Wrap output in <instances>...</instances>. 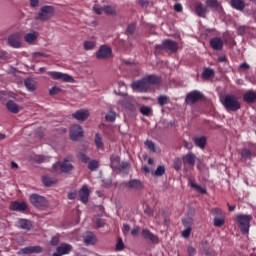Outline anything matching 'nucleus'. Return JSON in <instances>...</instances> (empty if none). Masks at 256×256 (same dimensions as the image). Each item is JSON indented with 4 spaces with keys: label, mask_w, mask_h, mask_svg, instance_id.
Listing matches in <instances>:
<instances>
[{
    "label": "nucleus",
    "mask_w": 256,
    "mask_h": 256,
    "mask_svg": "<svg viewBox=\"0 0 256 256\" xmlns=\"http://www.w3.org/2000/svg\"><path fill=\"white\" fill-rule=\"evenodd\" d=\"M234 221H236L242 235H249V229H251V221H253L252 215L236 214L234 216Z\"/></svg>",
    "instance_id": "obj_1"
},
{
    "label": "nucleus",
    "mask_w": 256,
    "mask_h": 256,
    "mask_svg": "<svg viewBox=\"0 0 256 256\" xmlns=\"http://www.w3.org/2000/svg\"><path fill=\"white\" fill-rule=\"evenodd\" d=\"M114 93L115 95L124 97V99L118 101V104L121 105L124 109L130 111L131 113H135V111H137V100H135V97L129 96L127 93L121 92V90H115Z\"/></svg>",
    "instance_id": "obj_2"
},
{
    "label": "nucleus",
    "mask_w": 256,
    "mask_h": 256,
    "mask_svg": "<svg viewBox=\"0 0 256 256\" xmlns=\"http://www.w3.org/2000/svg\"><path fill=\"white\" fill-rule=\"evenodd\" d=\"M55 16V7L45 5L40 8V11L35 14L34 19L36 21H49Z\"/></svg>",
    "instance_id": "obj_3"
},
{
    "label": "nucleus",
    "mask_w": 256,
    "mask_h": 256,
    "mask_svg": "<svg viewBox=\"0 0 256 256\" xmlns=\"http://www.w3.org/2000/svg\"><path fill=\"white\" fill-rule=\"evenodd\" d=\"M222 105L227 111H239V109H241V102H239V100H237V96L233 94L225 95Z\"/></svg>",
    "instance_id": "obj_4"
},
{
    "label": "nucleus",
    "mask_w": 256,
    "mask_h": 256,
    "mask_svg": "<svg viewBox=\"0 0 256 256\" xmlns=\"http://www.w3.org/2000/svg\"><path fill=\"white\" fill-rule=\"evenodd\" d=\"M29 201L33 207H36V209H41L42 211H45L49 207V202L47 201V198L39 195V194H32L29 197Z\"/></svg>",
    "instance_id": "obj_5"
},
{
    "label": "nucleus",
    "mask_w": 256,
    "mask_h": 256,
    "mask_svg": "<svg viewBox=\"0 0 256 256\" xmlns=\"http://www.w3.org/2000/svg\"><path fill=\"white\" fill-rule=\"evenodd\" d=\"M156 50L170 51V53H177L179 51V44L175 40L166 39L162 44L155 45Z\"/></svg>",
    "instance_id": "obj_6"
},
{
    "label": "nucleus",
    "mask_w": 256,
    "mask_h": 256,
    "mask_svg": "<svg viewBox=\"0 0 256 256\" xmlns=\"http://www.w3.org/2000/svg\"><path fill=\"white\" fill-rule=\"evenodd\" d=\"M204 97L205 96L203 93H201V91L194 90L186 95L185 101L188 105H195V103H198V101H203Z\"/></svg>",
    "instance_id": "obj_7"
},
{
    "label": "nucleus",
    "mask_w": 256,
    "mask_h": 256,
    "mask_svg": "<svg viewBox=\"0 0 256 256\" xmlns=\"http://www.w3.org/2000/svg\"><path fill=\"white\" fill-rule=\"evenodd\" d=\"M113 55V50L111 47H108L107 45L100 46L99 50L96 52V59L103 60V59H109Z\"/></svg>",
    "instance_id": "obj_8"
},
{
    "label": "nucleus",
    "mask_w": 256,
    "mask_h": 256,
    "mask_svg": "<svg viewBox=\"0 0 256 256\" xmlns=\"http://www.w3.org/2000/svg\"><path fill=\"white\" fill-rule=\"evenodd\" d=\"M48 75L52 79H56L59 81H65L66 83L73 82V78L71 76H69L68 74H63L61 72L50 71V72H48Z\"/></svg>",
    "instance_id": "obj_9"
},
{
    "label": "nucleus",
    "mask_w": 256,
    "mask_h": 256,
    "mask_svg": "<svg viewBox=\"0 0 256 256\" xmlns=\"http://www.w3.org/2000/svg\"><path fill=\"white\" fill-rule=\"evenodd\" d=\"M8 45L13 49H21V34L14 33L8 37Z\"/></svg>",
    "instance_id": "obj_10"
},
{
    "label": "nucleus",
    "mask_w": 256,
    "mask_h": 256,
    "mask_svg": "<svg viewBox=\"0 0 256 256\" xmlns=\"http://www.w3.org/2000/svg\"><path fill=\"white\" fill-rule=\"evenodd\" d=\"M132 88L140 93H147L149 91V85L147 84L145 78L135 81L132 83Z\"/></svg>",
    "instance_id": "obj_11"
},
{
    "label": "nucleus",
    "mask_w": 256,
    "mask_h": 256,
    "mask_svg": "<svg viewBox=\"0 0 256 256\" xmlns=\"http://www.w3.org/2000/svg\"><path fill=\"white\" fill-rule=\"evenodd\" d=\"M43 253L41 246H28L19 250L18 255H31V254Z\"/></svg>",
    "instance_id": "obj_12"
},
{
    "label": "nucleus",
    "mask_w": 256,
    "mask_h": 256,
    "mask_svg": "<svg viewBox=\"0 0 256 256\" xmlns=\"http://www.w3.org/2000/svg\"><path fill=\"white\" fill-rule=\"evenodd\" d=\"M83 137V128L80 125H74L70 129V139L77 141V139Z\"/></svg>",
    "instance_id": "obj_13"
},
{
    "label": "nucleus",
    "mask_w": 256,
    "mask_h": 256,
    "mask_svg": "<svg viewBox=\"0 0 256 256\" xmlns=\"http://www.w3.org/2000/svg\"><path fill=\"white\" fill-rule=\"evenodd\" d=\"M10 211H18L19 213H23V211H27V203L13 201L9 206Z\"/></svg>",
    "instance_id": "obj_14"
},
{
    "label": "nucleus",
    "mask_w": 256,
    "mask_h": 256,
    "mask_svg": "<svg viewBox=\"0 0 256 256\" xmlns=\"http://www.w3.org/2000/svg\"><path fill=\"white\" fill-rule=\"evenodd\" d=\"M194 11L195 14L198 17H202V19H205V17H207V6H203V3L201 2H196L194 4Z\"/></svg>",
    "instance_id": "obj_15"
},
{
    "label": "nucleus",
    "mask_w": 256,
    "mask_h": 256,
    "mask_svg": "<svg viewBox=\"0 0 256 256\" xmlns=\"http://www.w3.org/2000/svg\"><path fill=\"white\" fill-rule=\"evenodd\" d=\"M243 101L248 105L256 103V91L255 90H247L243 94Z\"/></svg>",
    "instance_id": "obj_16"
},
{
    "label": "nucleus",
    "mask_w": 256,
    "mask_h": 256,
    "mask_svg": "<svg viewBox=\"0 0 256 256\" xmlns=\"http://www.w3.org/2000/svg\"><path fill=\"white\" fill-rule=\"evenodd\" d=\"M223 39L221 37H214L210 39V47L214 51H222L223 50Z\"/></svg>",
    "instance_id": "obj_17"
},
{
    "label": "nucleus",
    "mask_w": 256,
    "mask_h": 256,
    "mask_svg": "<svg viewBox=\"0 0 256 256\" xmlns=\"http://www.w3.org/2000/svg\"><path fill=\"white\" fill-rule=\"evenodd\" d=\"M142 236L144 237V239L150 241L154 245H157V243H159V237L153 234V232H151L149 229H143Z\"/></svg>",
    "instance_id": "obj_18"
},
{
    "label": "nucleus",
    "mask_w": 256,
    "mask_h": 256,
    "mask_svg": "<svg viewBox=\"0 0 256 256\" xmlns=\"http://www.w3.org/2000/svg\"><path fill=\"white\" fill-rule=\"evenodd\" d=\"M182 161L184 165H188L189 167H195V161H197V156L192 152L187 153L182 157Z\"/></svg>",
    "instance_id": "obj_19"
},
{
    "label": "nucleus",
    "mask_w": 256,
    "mask_h": 256,
    "mask_svg": "<svg viewBox=\"0 0 256 256\" xmlns=\"http://www.w3.org/2000/svg\"><path fill=\"white\" fill-rule=\"evenodd\" d=\"M57 253L60 255H69L73 251V246L71 244L62 243L56 248Z\"/></svg>",
    "instance_id": "obj_20"
},
{
    "label": "nucleus",
    "mask_w": 256,
    "mask_h": 256,
    "mask_svg": "<svg viewBox=\"0 0 256 256\" xmlns=\"http://www.w3.org/2000/svg\"><path fill=\"white\" fill-rule=\"evenodd\" d=\"M72 117L77 121H85L89 117V110H77L72 114Z\"/></svg>",
    "instance_id": "obj_21"
},
{
    "label": "nucleus",
    "mask_w": 256,
    "mask_h": 256,
    "mask_svg": "<svg viewBox=\"0 0 256 256\" xmlns=\"http://www.w3.org/2000/svg\"><path fill=\"white\" fill-rule=\"evenodd\" d=\"M125 187H127L128 189L135 190L143 189V182L138 179H133L128 182H125Z\"/></svg>",
    "instance_id": "obj_22"
},
{
    "label": "nucleus",
    "mask_w": 256,
    "mask_h": 256,
    "mask_svg": "<svg viewBox=\"0 0 256 256\" xmlns=\"http://www.w3.org/2000/svg\"><path fill=\"white\" fill-rule=\"evenodd\" d=\"M80 201L82 203H89V188L87 185H83L79 191Z\"/></svg>",
    "instance_id": "obj_23"
},
{
    "label": "nucleus",
    "mask_w": 256,
    "mask_h": 256,
    "mask_svg": "<svg viewBox=\"0 0 256 256\" xmlns=\"http://www.w3.org/2000/svg\"><path fill=\"white\" fill-rule=\"evenodd\" d=\"M144 80L147 85H159V83H161V77L153 74L145 76Z\"/></svg>",
    "instance_id": "obj_24"
},
{
    "label": "nucleus",
    "mask_w": 256,
    "mask_h": 256,
    "mask_svg": "<svg viewBox=\"0 0 256 256\" xmlns=\"http://www.w3.org/2000/svg\"><path fill=\"white\" fill-rule=\"evenodd\" d=\"M213 77H215V70H213V68H204L201 78L204 79V81H210Z\"/></svg>",
    "instance_id": "obj_25"
},
{
    "label": "nucleus",
    "mask_w": 256,
    "mask_h": 256,
    "mask_svg": "<svg viewBox=\"0 0 256 256\" xmlns=\"http://www.w3.org/2000/svg\"><path fill=\"white\" fill-rule=\"evenodd\" d=\"M18 224L20 229H23L24 231H31V229L33 228V223H31V221L27 219H19Z\"/></svg>",
    "instance_id": "obj_26"
},
{
    "label": "nucleus",
    "mask_w": 256,
    "mask_h": 256,
    "mask_svg": "<svg viewBox=\"0 0 256 256\" xmlns=\"http://www.w3.org/2000/svg\"><path fill=\"white\" fill-rule=\"evenodd\" d=\"M230 5L236 11H244L245 9V1L243 0H230Z\"/></svg>",
    "instance_id": "obj_27"
},
{
    "label": "nucleus",
    "mask_w": 256,
    "mask_h": 256,
    "mask_svg": "<svg viewBox=\"0 0 256 256\" xmlns=\"http://www.w3.org/2000/svg\"><path fill=\"white\" fill-rule=\"evenodd\" d=\"M97 238L93 232H87L84 236V243L86 245H95Z\"/></svg>",
    "instance_id": "obj_28"
},
{
    "label": "nucleus",
    "mask_w": 256,
    "mask_h": 256,
    "mask_svg": "<svg viewBox=\"0 0 256 256\" xmlns=\"http://www.w3.org/2000/svg\"><path fill=\"white\" fill-rule=\"evenodd\" d=\"M6 108L8 109V111H10V113H19V105H17V103H15L13 100H9L6 103Z\"/></svg>",
    "instance_id": "obj_29"
},
{
    "label": "nucleus",
    "mask_w": 256,
    "mask_h": 256,
    "mask_svg": "<svg viewBox=\"0 0 256 256\" xmlns=\"http://www.w3.org/2000/svg\"><path fill=\"white\" fill-rule=\"evenodd\" d=\"M120 164H121V157H119L118 155H111L110 156V167L112 169L119 168Z\"/></svg>",
    "instance_id": "obj_30"
},
{
    "label": "nucleus",
    "mask_w": 256,
    "mask_h": 256,
    "mask_svg": "<svg viewBox=\"0 0 256 256\" xmlns=\"http://www.w3.org/2000/svg\"><path fill=\"white\" fill-rule=\"evenodd\" d=\"M194 143L196 147H199L200 149H205V146L207 145V138L205 136L196 137L194 138Z\"/></svg>",
    "instance_id": "obj_31"
},
{
    "label": "nucleus",
    "mask_w": 256,
    "mask_h": 256,
    "mask_svg": "<svg viewBox=\"0 0 256 256\" xmlns=\"http://www.w3.org/2000/svg\"><path fill=\"white\" fill-rule=\"evenodd\" d=\"M42 183L46 187H53V185H56L57 179L49 177V176H43L42 177Z\"/></svg>",
    "instance_id": "obj_32"
},
{
    "label": "nucleus",
    "mask_w": 256,
    "mask_h": 256,
    "mask_svg": "<svg viewBox=\"0 0 256 256\" xmlns=\"http://www.w3.org/2000/svg\"><path fill=\"white\" fill-rule=\"evenodd\" d=\"M60 170L62 173H69V171H73V164H71L68 160H65L62 162Z\"/></svg>",
    "instance_id": "obj_33"
},
{
    "label": "nucleus",
    "mask_w": 256,
    "mask_h": 256,
    "mask_svg": "<svg viewBox=\"0 0 256 256\" xmlns=\"http://www.w3.org/2000/svg\"><path fill=\"white\" fill-rule=\"evenodd\" d=\"M37 37H39V33L37 32L27 33L24 36V41H26V43H34V41H37Z\"/></svg>",
    "instance_id": "obj_34"
},
{
    "label": "nucleus",
    "mask_w": 256,
    "mask_h": 256,
    "mask_svg": "<svg viewBox=\"0 0 256 256\" xmlns=\"http://www.w3.org/2000/svg\"><path fill=\"white\" fill-rule=\"evenodd\" d=\"M189 183L190 187L195 189V191H198V193H201L202 195H205V193H207V189L201 187V185L199 184H196L195 181H193L192 179H190Z\"/></svg>",
    "instance_id": "obj_35"
},
{
    "label": "nucleus",
    "mask_w": 256,
    "mask_h": 256,
    "mask_svg": "<svg viewBox=\"0 0 256 256\" xmlns=\"http://www.w3.org/2000/svg\"><path fill=\"white\" fill-rule=\"evenodd\" d=\"M116 169H118V171H121L122 173H129V169H131V164H129V162L127 161H122Z\"/></svg>",
    "instance_id": "obj_36"
},
{
    "label": "nucleus",
    "mask_w": 256,
    "mask_h": 256,
    "mask_svg": "<svg viewBox=\"0 0 256 256\" xmlns=\"http://www.w3.org/2000/svg\"><path fill=\"white\" fill-rule=\"evenodd\" d=\"M164 173H165V166L160 165L157 167V169L154 172H152V175L154 177H163Z\"/></svg>",
    "instance_id": "obj_37"
},
{
    "label": "nucleus",
    "mask_w": 256,
    "mask_h": 256,
    "mask_svg": "<svg viewBox=\"0 0 256 256\" xmlns=\"http://www.w3.org/2000/svg\"><path fill=\"white\" fill-rule=\"evenodd\" d=\"M253 156V152H251V150L247 149V148H243L241 151V157L242 159H244L245 161H247V159H251V157Z\"/></svg>",
    "instance_id": "obj_38"
},
{
    "label": "nucleus",
    "mask_w": 256,
    "mask_h": 256,
    "mask_svg": "<svg viewBox=\"0 0 256 256\" xmlns=\"http://www.w3.org/2000/svg\"><path fill=\"white\" fill-rule=\"evenodd\" d=\"M24 85L28 89V91H35V89H36L33 79H26L24 82Z\"/></svg>",
    "instance_id": "obj_39"
},
{
    "label": "nucleus",
    "mask_w": 256,
    "mask_h": 256,
    "mask_svg": "<svg viewBox=\"0 0 256 256\" xmlns=\"http://www.w3.org/2000/svg\"><path fill=\"white\" fill-rule=\"evenodd\" d=\"M211 213H212L214 219L225 217V213H223V210H221L220 208H213Z\"/></svg>",
    "instance_id": "obj_40"
},
{
    "label": "nucleus",
    "mask_w": 256,
    "mask_h": 256,
    "mask_svg": "<svg viewBox=\"0 0 256 256\" xmlns=\"http://www.w3.org/2000/svg\"><path fill=\"white\" fill-rule=\"evenodd\" d=\"M95 145L97 149H103L105 145L103 144V139H101V136H99V133L95 134Z\"/></svg>",
    "instance_id": "obj_41"
},
{
    "label": "nucleus",
    "mask_w": 256,
    "mask_h": 256,
    "mask_svg": "<svg viewBox=\"0 0 256 256\" xmlns=\"http://www.w3.org/2000/svg\"><path fill=\"white\" fill-rule=\"evenodd\" d=\"M213 223L214 227H223V225H225V216L214 218Z\"/></svg>",
    "instance_id": "obj_42"
},
{
    "label": "nucleus",
    "mask_w": 256,
    "mask_h": 256,
    "mask_svg": "<svg viewBox=\"0 0 256 256\" xmlns=\"http://www.w3.org/2000/svg\"><path fill=\"white\" fill-rule=\"evenodd\" d=\"M106 121H109L110 123L115 122V119H117V113L113 111H109L105 116Z\"/></svg>",
    "instance_id": "obj_43"
},
{
    "label": "nucleus",
    "mask_w": 256,
    "mask_h": 256,
    "mask_svg": "<svg viewBox=\"0 0 256 256\" xmlns=\"http://www.w3.org/2000/svg\"><path fill=\"white\" fill-rule=\"evenodd\" d=\"M99 167V161L92 160L88 163V169L90 171H97V168Z\"/></svg>",
    "instance_id": "obj_44"
},
{
    "label": "nucleus",
    "mask_w": 256,
    "mask_h": 256,
    "mask_svg": "<svg viewBox=\"0 0 256 256\" xmlns=\"http://www.w3.org/2000/svg\"><path fill=\"white\" fill-rule=\"evenodd\" d=\"M206 5L212 9H219V2L217 0H206Z\"/></svg>",
    "instance_id": "obj_45"
},
{
    "label": "nucleus",
    "mask_w": 256,
    "mask_h": 256,
    "mask_svg": "<svg viewBox=\"0 0 256 256\" xmlns=\"http://www.w3.org/2000/svg\"><path fill=\"white\" fill-rule=\"evenodd\" d=\"M182 225H184V227H192L193 225V217H185L182 219Z\"/></svg>",
    "instance_id": "obj_46"
},
{
    "label": "nucleus",
    "mask_w": 256,
    "mask_h": 256,
    "mask_svg": "<svg viewBox=\"0 0 256 256\" xmlns=\"http://www.w3.org/2000/svg\"><path fill=\"white\" fill-rule=\"evenodd\" d=\"M183 165V161L180 158H175L173 167L175 171H181V167Z\"/></svg>",
    "instance_id": "obj_47"
},
{
    "label": "nucleus",
    "mask_w": 256,
    "mask_h": 256,
    "mask_svg": "<svg viewBox=\"0 0 256 256\" xmlns=\"http://www.w3.org/2000/svg\"><path fill=\"white\" fill-rule=\"evenodd\" d=\"M84 49H85V51H91V50L95 49V42L94 41H85Z\"/></svg>",
    "instance_id": "obj_48"
},
{
    "label": "nucleus",
    "mask_w": 256,
    "mask_h": 256,
    "mask_svg": "<svg viewBox=\"0 0 256 256\" xmlns=\"http://www.w3.org/2000/svg\"><path fill=\"white\" fill-rule=\"evenodd\" d=\"M140 113L142 115H145V117H149V115H151V107H149V106H142L140 108Z\"/></svg>",
    "instance_id": "obj_49"
},
{
    "label": "nucleus",
    "mask_w": 256,
    "mask_h": 256,
    "mask_svg": "<svg viewBox=\"0 0 256 256\" xmlns=\"http://www.w3.org/2000/svg\"><path fill=\"white\" fill-rule=\"evenodd\" d=\"M0 59H2V61H9L11 54L5 50H0Z\"/></svg>",
    "instance_id": "obj_50"
},
{
    "label": "nucleus",
    "mask_w": 256,
    "mask_h": 256,
    "mask_svg": "<svg viewBox=\"0 0 256 256\" xmlns=\"http://www.w3.org/2000/svg\"><path fill=\"white\" fill-rule=\"evenodd\" d=\"M136 28L137 26L135 25V23L129 24L126 28V35H133V33H135Z\"/></svg>",
    "instance_id": "obj_51"
},
{
    "label": "nucleus",
    "mask_w": 256,
    "mask_h": 256,
    "mask_svg": "<svg viewBox=\"0 0 256 256\" xmlns=\"http://www.w3.org/2000/svg\"><path fill=\"white\" fill-rule=\"evenodd\" d=\"M167 101H169V97L165 95H161L158 97V104L160 105V107L167 105Z\"/></svg>",
    "instance_id": "obj_52"
},
{
    "label": "nucleus",
    "mask_w": 256,
    "mask_h": 256,
    "mask_svg": "<svg viewBox=\"0 0 256 256\" xmlns=\"http://www.w3.org/2000/svg\"><path fill=\"white\" fill-rule=\"evenodd\" d=\"M125 249V243H123V239L118 238L116 243V251H123Z\"/></svg>",
    "instance_id": "obj_53"
},
{
    "label": "nucleus",
    "mask_w": 256,
    "mask_h": 256,
    "mask_svg": "<svg viewBox=\"0 0 256 256\" xmlns=\"http://www.w3.org/2000/svg\"><path fill=\"white\" fill-rule=\"evenodd\" d=\"M104 13H106V15H115V8H113L112 6H105L103 8Z\"/></svg>",
    "instance_id": "obj_54"
},
{
    "label": "nucleus",
    "mask_w": 256,
    "mask_h": 256,
    "mask_svg": "<svg viewBox=\"0 0 256 256\" xmlns=\"http://www.w3.org/2000/svg\"><path fill=\"white\" fill-rule=\"evenodd\" d=\"M191 231H192L191 227H186V229L182 231V237L184 239H189V237L191 236Z\"/></svg>",
    "instance_id": "obj_55"
},
{
    "label": "nucleus",
    "mask_w": 256,
    "mask_h": 256,
    "mask_svg": "<svg viewBox=\"0 0 256 256\" xmlns=\"http://www.w3.org/2000/svg\"><path fill=\"white\" fill-rule=\"evenodd\" d=\"M78 158L82 163H89V156H87L85 153L80 152Z\"/></svg>",
    "instance_id": "obj_56"
},
{
    "label": "nucleus",
    "mask_w": 256,
    "mask_h": 256,
    "mask_svg": "<svg viewBox=\"0 0 256 256\" xmlns=\"http://www.w3.org/2000/svg\"><path fill=\"white\" fill-rule=\"evenodd\" d=\"M145 146L147 147V149H149V151H153L155 153V143H153V141H146Z\"/></svg>",
    "instance_id": "obj_57"
},
{
    "label": "nucleus",
    "mask_w": 256,
    "mask_h": 256,
    "mask_svg": "<svg viewBox=\"0 0 256 256\" xmlns=\"http://www.w3.org/2000/svg\"><path fill=\"white\" fill-rule=\"evenodd\" d=\"M50 95H57L58 93H61V88L58 86H54L49 91Z\"/></svg>",
    "instance_id": "obj_58"
},
{
    "label": "nucleus",
    "mask_w": 256,
    "mask_h": 256,
    "mask_svg": "<svg viewBox=\"0 0 256 256\" xmlns=\"http://www.w3.org/2000/svg\"><path fill=\"white\" fill-rule=\"evenodd\" d=\"M187 253H188V256H195L197 255V250L193 248V246H188Z\"/></svg>",
    "instance_id": "obj_59"
},
{
    "label": "nucleus",
    "mask_w": 256,
    "mask_h": 256,
    "mask_svg": "<svg viewBox=\"0 0 256 256\" xmlns=\"http://www.w3.org/2000/svg\"><path fill=\"white\" fill-rule=\"evenodd\" d=\"M239 69L242 71H248V69H251V66L248 63L243 62L239 65Z\"/></svg>",
    "instance_id": "obj_60"
},
{
    "label": "nucleus",
    "mask_w": 256,
    "mask_h": 256,
    "mask_svg": "<svg viewBox=\"0 0 256 256\" xmlns=\"http://www.w3.org/2000/svg\"><path fill=\"white\" fill-rule=\"evenodd\" d=\"M50 244L52 245V247H56V245H59V237L57 236L52 237Z\"/></svg>",
    "instance_id": "obj_61"
},
{
    "label": "nucleus",
    "mask_w": 256,
    "mask_h": 256,
    "mask_svg": "<svg viewBox=\"0 0 256 256\" xmlns=\"http://www.w3.org/2000/svg\"><path fill=\"white\" fill-rule=\"evenodd\" d=\"M174 10L176 11V13H181L183 11V5H181V3H176L174 5Z\"/></svg>",
    "instance_id": "obj_62"
},
{
    "label": "nucleus",
    "mask_w": 256,
    "mask_h": 256,
    "mask_svg": "<svg viewBox=\"0 0 256 256\" xmlns=\"http://www.w3.org/2000/svg\"><path fill=\"white\" fill-rule=\"evenodd\" d=\"M130 231L131 227L129 226V224H123L122 232L124 233V235H127V233H129Z\"/></svg>",
    "instance_id": "obj_63"
},
{
    "label": "nucleus",
    "mask_w": 256,
    "mask_h": 256,
    "mask_svg": "<svg viewBox=\"0 0 256 256\" xmlns=\"http://www.w3.org/2000/svg\"><path fill=\"white\" fill-rule=\"evenodd\" d=\"M237 31H238V35L243 36L245 34V31H246L245 26H239L237 28Z\"/></svg>",
    "instance_id": "obj_64"
}]
</instances>
